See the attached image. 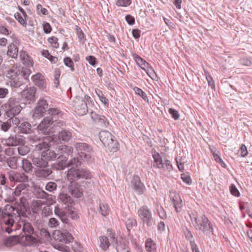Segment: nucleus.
Returning a JSON list of instances; mask_svg holds the SVG:
<instances>
[{"label":"nucleus","mask_w":252,"mask_h":252,"mask_svg":"<svg viewBox=\"0 0 252 252\" xmlns=\"http://www.w3.org/2000/svg\"><path fill=\"white\" fill-rule=\"evenodd\" d=\"M92 177V175L90 171L81 170L75 171L71 169L66 178L69 182L68 188L69 192L74 197L80 198L83 195V189L81 185L77 181L81 179H90Z\"/></svg>","instance_id":"f257e3e1"},{"label":"nucleus","mask_w":252,"mask_h":252,"mask_svg":"<svg viewBox=\"0 0 252 252\" xmlns=\"http://www.w3.org/2000/svg\"><path fill=\"white\" fill-rule=\"evenodd\" d=\"M31 73L29 68L21 67L18 64H14L6 73V77L8 79L7 84L9 85L12 89L19 88L23 84L21 77L27 80Z\"/></svg>","instance_id":"f03ea898"},{"label":"nucleus","mask_w":252,"mask_h":252,"mask_svg":"<svg viewBox=\"0 0 252 252\" xmlns=\"http://www.w3.org/2000/svg\"><path fill=\"white\" fill-rule=\"evenodd\" d=\"M48 112L49 116L46 117L37 127L38 130L45 135H52L54 133L55 128L52 126V123L63 115V113L56 108H50Z\"/></svg>","instance_id":"7ed1b4c3"},{"label":"nucleus","mask_w":252,"mask_h":252,"mask_svg":"<svg viewBox=\"0 0 252 252\" xmlns=\"http://www.w3.org/2000/svg\"><path fill=\"white\" fill-rule=\"evenodd\" d=\"M22 225V230L25 235L20 236V243L24 246H32L35 244L38 240V235L37 232L34 231V229L29 222L25 220H22L21 222Z\"/></svg>","instance_id":"20e7f679"},{"label":"nucleus","mask_w":252,"mask_h":252,"mask_svg":"<svg viewBox=\"0 0 252 252\" xmlns=\"http://www.w3.org/2000/svg\"><path fill=\"white\" fill-rule=\"evenodd\" d=\"M1 107L7 117L16 116L22 109L20 105V99L14 96L10 97Z\"/></svg>","instance_id":"39448f33"},{"label":"nucleus","mask_w":252,"mask_h":252,"mask_svg":"<svg viewBox=\"0 0 252 252\" xmlns=\"http://www.w3.org/2000/svg\"><path fill=\"white\" fill-rule=\"evenodd\" d=\"M193 219L194 225L196 229L201 231L204 235L209 237L213 234V224L205 215H202L198 218L194 217Z\"/></svg>","instance_id":"423d86ee"},{"label":"nucleus","mask_w":252,"mask_h":252,"mask_svg":"<svg viewBox=\"0 0 252 252\" xmlns=\"http://www.w3.org/2000/svg\"><path fill=\"white\" fill-rule=\"evenodd\" d=\"M32 140L35 142H37L34 145V150L36 151L43 150L41 152L42 157H43L46 161L52 160L56 158L58 154H56L55 151L48 149L49 146L47 143L41 140L40 139H37V141L34 138L32 139Z\"/></svg>","instance_id":"0eeeda50"},{"label":"nucleus","mask_w":252,"mask_h":252,"mask_svg":"<svg viewBox=\"0 0 252 252\" xmlns=\"http://www.w3.org/2000/svg\"><path fill=\"white\" fill-rule=\"evenodd\" d=\"M137 214L143 223L147 226H151L154 223L152 212L147 206L141 207L137 211Z\"/></svg>","instance_id":"6e6552de"},{"label":"nucleus","mask_w":252,"mask_h":252,"mask_svg":"<svg viewBox=\"0 0 252 252\" xmlns=\"http://www.w3.org/2000/svg\"><path fill=\"white\" fill-rule=\"evenodd\" d=\"M74 147L79 153L81 158L86 160L91 158V153L93 152V148L89 144L83 142H76Z\"/></svg>","instance_id":"1a4fd4ad"},{"label":"nucleus","mask_w":252,"mask_h":252,"mask_svg":"<svg viewBox=\"0 0 252 252\" xmlns=\"http://www.w3.org/2000/svg\"><path fill=\"white\" fill-rule=\"evenodd\" d=\"M6 176L11 183L15 184L18 183H24L28 181V177L25 173L13 170L8 171Z\"/></svg>","instance_id":"9d476101"},{"label":"nucleus","mask_w":252,"mask_h":252,"mask_svg":"<svg viewBox=\"0 0 252 252\" xmlns=\"http://www.w3.org/2000/svg\"><path fill=\"white\" fill-rule=\"evenodd\" d=\"M72 105L76 114L79 116H83L88 111L87 103L82 98L76 97Z\"/></svg>","instance_id":"9b49d317"},{"label":"nucleus","mask_w":252,"mask_h":252,"mask_svg":"<svg viewBox=\"0 0 252 252\" xmlns=\"http://www.w3.org/2000/svg\"><path fill=\"white\" fill-rule=\"evenodd\" d=\"M53 237L55 240L65 244L70 243L73 240L72 235L67 231L55 230L53 234Z\"/></svg>","instance_id":"f8f14e48"},{"label":"nucleus","mask_w":252,"mask_h":252,"mask_svg":"<svg viewBox=\"0 0 252 252\" xmlns=\"http://www.w3.org/2000/svg\"><path fill=\"white\" fill-rule=\"evenodd\" d=\"M99 137L101 142L105 147H109L111 149L114 148V136L107 130L101 131L99 133Z\"/></svg>","instance_id":"ddd939ff"},{"label":"nucleus","mask_w":252,"mask_h":252,"mask_svg":"<svg viewBox=\"0 0 252 252\" xmlns=\"http://www.w3.org/2000/svg\"><path fill=\"white\" fill-rule=\"evenodd\" d=\"M131 186L134 191L138 195L143 194L145 191V187L141 182L140 177L137 175H134L131 181Z\"/></svg>","instance_id":"4468645a"},{"label":"nucleus","mask_w":252,"mask_h":252,"mask_svg":"<svg viewBox=\"0 0 252 252\" xmlns=\"http://www.w3.org/2000/svg\"><path fill=\"white\" fill-rule=\"evenodd\" d=\"M48 108V103L44 98L39 100L37 106L34 109L33 117L34 118H40L46 111Z\"/></svg>","instance_id":"2eb2a0df"},{"label":"nucleus","mask_w":252,"mask_h":252,"mask_svg":"<svg viewBox=\"0 0 252 252\" xmlns=\"http://www.w3.org/2000/svg\"><path fill=\"white\" fill-rule=\"evenodd\" d=\"M24 142L23 137L18 134L10 136L5 140V144L9 147L19 146Z\"/></svg>","instance_id":"dca6fc26"},{"label":"nucleus","mask_w":252,"mask_h":252,"mask_svg":"<svg viewBox=\"0 0 252 252\" xmlns=\"http://www.w3.org/2000/svg\"><path fill=\"white\" fill-rule=\"evenodd\" d=\"M91 117L93 121L98 124L102 127H107L109 123L105 116L99 115L95 112L91 113Z\"/></svg>","instance_id":"f3484780"},{"label":"nucleus","mask_w":252,"mask_h":252,"mask_svg":"<svg viewBox=\"0 0 252 252\" xmlns=\"http://www.w3.org/2000/svg\"><path fill=\"white\" fill-rule=\"evenodd\" d=\"M27 202V199L24 197H22L19 199V202H16L15 205L17 207V211L15 215H17L18 217H20L21 216H24L26 214Z\"/></svg>","instance_id":"a211bd4d"},{"label":"nucleus","mask_w":252,"mask_h":252,"mask_svg":"<svg viewBox=\"0 0 252 252\" xmlns=\"http://www.w3.org/2000/svg\"><path fill=\"white\" fill-rule=\"evenodd\" d=\"M36 89L34 87H30L24 89L21 92V95L23 98L28 101H33L35 100V94Z\"/></svg>","instance_id":"6ab92c4d"},{"label":"nucleus","mask_w":252,"mask_h":252,"mask_svg":"<svg viewBox=\"0 0 252 252\" xmlns=\"http://www.w3.org/2000/svg\"><path fill=\"white\" fill-rule=\"evenodd\" d=\"M170 197L176 212H180L182 210L183 202L179 194L176 192H170Z\"/></svg>","instance_id":"aec40b11"},{"label":"nucleus","mask_w":252,"mask_h":252,"mask_svg":"<svg viewBox=\"0 0 252 252\" xmlns=\"http://www.w3.org/2000/svg\"><path fill=\"white\" fill-rule=\"evenodd\" d=\"M82 164L81 161L80 160L79 158H74L70 159L67 163V167H71L68 170L67 174H68L69 172L73 169L75 171H81V170H85L86 171H89L86 168H80Z\"/></svg>","instance_id":"412c9836"},{"label":"nucleus","mask_w":252,"mask_h":252,"mask_svg":"<svg viewBox=\"0 0 252 252\" xmlns=\"http://www.w3.org/2000/svg\"><path fill=\"white\" fill-rule=\"evenodd\" d=\"M32 79L35 85L40 89H44L46 87V82L43 75L40 73L32 76Z\"/></svg>","instance_id":"4be33fe9"},{"label":"nucleus","mask_w":252,"mask_h":252,"mask_svg":"<svg viewBox=\"0 0 252 252\" xmlns=\"http://www.w3.org/2000/svg\"><path fill=\"white\" fill-rule=\"evenodd\" d=\"M67 158L66 157L61 155L58 158L56 162L53 164L52 167L58 170H64L66 167H67Z\"/></svg>","instance_id":"5701e85b"},{"label":"nucleus","mask_w":252,"mask_h":252,"mask_svg":"<svg viewBox=\"0 0 252 252\" xmlns=\"http://www.w3.org/2000/svg\"><path fill=\"white\" fill-rule=\"evenodd\" d=\"M59 200L60 202L67 205L65 208L67 207L68 210H71L70 207L74 204V201L69 194L64 192L61 193L59 195Z\"/></svg>","instance_id":"b1692460"},{"label":"nucleus","mask_w":252,"mask_h":252,"mask_svg":"<svg viewBox=\"0 0 252 252\" xmlns=\"http://www.w3.org/2000/svg\"><path fill=\"white\" fill-rule=\"evenodd\" d=\"M52 173L51 169L48 166L37 168L35 171V175L38 178H47Z\"/></svg>","instance_id":"393cba45"},{"label":"nucleus","mask_w":252,"mask_h":252,"mask_svg":"<svg viewBox=\"0 0 252 252\" xmlns=\"http://www.w3.org/2000/svg\"><path fill=\"white\" fill-rule=\"evenodd\" d=\"M185 237L187 239L189 240L190 245L191 246L192 252H200L194 240L193 239V233L191 231L187 229L185 232Z\"/></svg>","instance_id":"a878e982"},{"label":"nucleus","mask_w":252,"mask_h":252,"mask_svg":"<svg viewBox=\"0 0 252 252\" xmlns=\"http://www.w3.org/2000/svg\"><path fill=\"white\" fill-rule=\"evenodd\" d=\"M17 207L15 205L13 206L10 204H6L5 206L4 209L2 211L3 213V216L4 217H17V215H15L16 213Z\"/></svg>","instance_id":"bb28decb"},{"label":"nucleus","mask_w":252,"mask_h":252,"mask_svg":"<svg viewBox=\"0 0 252 252\" xmlns=\"http://www.w3.org/2000/svg\"><path fill=\"white\" fill-rule=\"evenodd\" d=\"M19 57L22 63L26 66H30L33 65V61L26 51L24 50L21 51Z\"/></svg>","instance_id":"cd10ccee"},{"label":"nucleus","mask_w":252,"mask_h":252,"mask_svg":"<svg viewBox=\"0 0 252 252\" xmlns=\"http://www.w3.org/2000/svg\"><path fill=\"white\" fill-rule=\"evenodd\" d=\"M18 48L13 43H11L7 46V55L13 59L17 58L18 55Z\"/></svg>","instance_id":"c85d7f7f"},{"label":"nucleus","mask_w":252,"mask_h":252,"mask_svg":"<svg viewBox=\"0 0 252 252\" xmlns=\"http://www.w3.org/2000/svg\"><path fill=\"white\" fill-rule=\"evenodd\" d=\"M153 158H154V167L161 169L164 168V164L162 158L160 155L157 152L155 151L153 153Z\"/></svg>","instance_id":"c756f323"},{"label":"nucleus","mask_w":252,"mask_h":252,"mask_svg":"<svg viewBox=\"0 0 252 252\" xmlns=\"http://www.w3.org/2000/svg\"><path fill=\"white\" fill-rule=\"evenodd\" d=\"M18 130L21 133L30 134L32 132V126L30 123L24 121L18 126Z\"/></svg>","instance_id":"7c9ffc66"},{"label":"nucleus","mask_w":252,"mask_h":252,"mask_svg":"<svg viewBox=\"0 0 252 252\" xmlns=\"http://www.w3.org/2000/svg\"><path fill=\"white\" fill-rule=\"evenodd\" d=\"M56 150L58 152V155L65 154L67 155H70L72 154L73 148L67 145H60L56 148Z\"/></svg>","instance_id":"2f4dec72"},{"label":"nucleus","mask_w":252,"mask_h":252,"mask_svg":"<svg viewBox=\"0 0 252 252\" xmlns=\"http://www.w3.org/2000/svg\"><path fill=\"white\" fill-rule=\"evenodd\" d=\"M32 162L33 164L37 167V168L46 167V166H48V161H46L43 157H42V154H41L40 158L34 157L32 158Z\"/></svg>","instance_id":"473e14b6"},{"label":"nucleus","mask_w":252,"mask_h":252,"mask_svg":"<svg viewBox=\"0 0 252 252\" xmlns=\"http://www.w3.org/2000/svg\"><path fill=\"white\" fill-rule=\"evenodd\" d=\"M99 241L100 242L99 247L103 251L106 252L110 246L108 237L106 236H101L99 237Z\"/></svg>","instance_id":"72a5a7b5"},{"label":"nucleus","mask_w":252,"mask_h":252,"mask_svg":"<svg viewBox=\"0 0 252 252\" xmlns=\"http://www.w3.org/2000/svg\"><path fill=\"white\" fill-rule=\"evenodd\" d=\"M132 56L137 64L142 69V68H146L150 65L148 63L136 53H132Z\"/></svg>","instance_id":"f704fd0d"},{"label":"nucleus","mask_w":252,"mask_h":252,"mask_svg":"<svg viewBox=\"0 0 252 252\" xmlns=\"http://www.w3.org/2000/svg\"><path fill=\"white\" fill-rule=\"evenodd\" d=\"M58 137L60 140L68 142L72 137V132L68 130H62L59 133Z\"/></svg>","instance_id":"c9c22d12"},{"label":"nucleus","mask_w":252,"mask_h":252,"mask_svg":"<svg viewBox=\"0 0 252 252\" xmlns=\"http://www.w3.org/2000/svg\"><path fill=\"white\" fill-rule=\"evenodd\" d=\"M145 249L147 252H156V244L151 238H148L146 240L145 242Z\"/></svg>","instance_id":"e433bc0d"},{"label":"nucleus","mask_w":252,"mask_h":252,"mask_svg":"<svg viewBox=\"0 0 252 252\" xmlns=\"http://www.w3.org/2000/svg\"><path fill=\"white\" fill-rule=\"evenodd\" d=\"M19 242L20 243V236H11L5 239L4 241V245L7 247H11L17 244Z\"/></svg>","instance_id":"4c0bfd02"},{"label":"nucleus","mask_w":252,"mask_h":252,"mask_svg":"<svg viewBox=\"0 0 252 252\" xmlns=\"http://www.w3.org/2000/svg\"><path fill=\"white\" fill-rule=\"evenodd\" d=\"M17 161L18 158L16 157H9L6 160L7 165L13 170L17 168Z\"/></svg>","instance_id":"58836bf2"},{"label":"nucleus","mask_w":252,"mask_h":252,"mask_svg":"<svg viewBox=\"0 0 252 252\" xmlns=\"http://www.w3.org/2000/svg\"><path fill=\"white\" fill-rule=\"evenodd\" d=\"M22 168L25 172L30 173L32 169V164L27 159L24 158L22 161Z\"/></svg>","instance_id":"ea45409f"},{"label":"nucleus","mask_w":252,"mask_h":252,"mask_svg":"<svg viewBox=\"0 0 252 252\" xmlns=\"http://www.w3.org/2000/svg\"><path fill=\"white\" fill-rule=\"evenodd\" d=\"M95 92L101 102L103 103L106 107H108L109 106L108 100L103 95L102 92L98 89H96L95 90Z\"/></svg>","instance_id":"a19ab883"},{"label":"nucleus","mask_w":252,"mask_h":252,"mask_svg":"<svg viewBox=\"0 0 252 252\" xmlns=\"http://www.w3.org/2000/svg\"><path fill=\"white\" fill-rule=\"evenodd\" d=\"M156 210L157 213L160 219L163 220L166 219L167 215L166 212L160 204H156Z\"/></svg>","instance_id":"79ce46f5"},{"label":"nucleus","mask_w":252,"mask_h":252,"mask_svg":"<svg viewBox=\"0 0 252 252\" xmlns=\"http://www.w3.org/2000/svg\"><path fill=\"white\" fill-rule=\"evenodd\" d=\"M125 224L128 231H130L133 226H136L137 222L133 218H130L125 221Z\"/></svg>","instance_id":"37998d69"},{"label":"nucleus","mask_w":252,"mask_h":252,"mask_svg":"<svg viewBox=\"0 0 252 252\" xmlns=\"http://www.w3.org/2000/svg\"><path fill=\"white\" fill-rule=\"evenodd\" d=\"M18 148V152L19 155L21 156H25L27 155L30 151V148L23 144H22Z\"/></svg>","instance_id":"c03bdc74"},{"label":"nucleus","mask_w":252,"mask_h":252,"mask_svg":"<svg viewBox=\"0 0 252 252\" xmlns=\"http://www.w3.org/2000/svg\"><path fill=\"white\" fill-rule=\"evenodd\" d=\"M136 94L140 96L145 101L148 102L149 99L146 94L140 88L135 87L133 88Z\"/></svg>","instance_id":"a18cd8bd"},{"label":"nucleus","mask_w":252,"mask_h":252,"mask_svg":"<svg viewBox=\"0 0 252 252\" xmlns=\"http://www.w3.org/2000/svg\"><path fill=\"white\" fill-rule=\"evenodd\" d=\"M13 217L3 216L0 220V222L4 223L7 226H12L14 222Z\"/></svg>","instance_id":"49530a36"},{"label":"nucleus","mask_w":252,"mask_h":252,"mask_svg":"<svg viewBox=\"0 0 252 252\" xmlns=\"http://www.w3.org/2000/svg\"><path fill=\"white\" fill-rule=\"evenodd\" d=\"M99 212L104 217L107 216L109 214V208L108 205L103 203H100Z\"/></svg>","instance_id":"de8ad7c7"},{"label":"nucleus","mask_w":252,"mask_h":252,"mask_svg":"<svg viewBox=\"0 0 252 252\" xmlns=\"http://www.w3.org/2000/svg\"><path fill=\"white\" fill-rule=\"evenodd\" d=\"M26 188V185L24 183H20L19 184L17 187L16 188L15 191L14 192V194L16 196H19L21 192L25 190Z\"/></svg>","instance_id":"09e8293b"},{"label":"nucleus","mask_w":252,"mask_h":252,"mask_svg":"<svg viewBox=\"0 0 252 252\" xmlns=\"http://www.w3.org/2000/svg\"><path fill=\"white\" fill-rule=\"evenodd\" d=\"M142 70H144L147 75L151 78H153L154 77L156 76V74L153 68V67L149 65L146 68H142Z\"/></svg>","instance_id":"8fccbe9b"},{"label":"nucleus","mask_w":252,"mask_h":252,"mask_svg":"<svg viewBox=\"0 0 252 252\" xmlns=\"http://www.w3.org/2000/svg\"><path fill=\"white\" fill-rule=\"evenodd\" d=\"M205 74L206 75V78L207 80L208 85L211 87L212 89H215V84L214 81L213 80V79L211 75L208 73V71L205 70L204 71Z\"/></svg>","instance_id":"3c124183"},{"label":"nucleus","mask_w":252,"mask_h":252,"mask_svg":"<svg viewBox=\"0 0 252 252\" xmlns=\"http://www.w3.org/2000/svg\"><path fill=\"white\" fill-rule=\"evenodd\" d=\"M11 127L10 121L8 119L6 122L1 123L0 125L1 130L4 132L7 131Z\"/></svg>","instance_id":"603ef678"},{"label":"nucleus","mask_w":252,"mask_h":252,"mask_svg":"<svg viewBox=\"0 0 252 252\" xmlns=\"http://www.w3.org/2000/svg\"><path fill=\"white\" fill-rule=\"evenodd\" d=\"M63 62L66 66L70 68L72 71L74 70V63L71 58L69 57L65 58L63 60Z\"/></svg>","instance_id":"864d4df0"},{"label":"nucleus","mask_w":252,"mask_h":252,"mask_svg":"<svg viewBox=\"0 0 252 252\" xmlns=\"http://www.w3.org/2000/svg\"><path fill=\"white\" fill-rule=\"evenodd\" d=\"M57 185L56 183L50 182H48L45 187V189L48 191L52 192L57 189Z\"/></svg>","instance_id":"5fc2aeb1"},{"label":"nucleus","mask_w":252,"mask_h":252,"mask_svg":"<svg viewBox=\"0 0 252 252\" xmlns=\"http://www.w3.org/2000/svg\"><path fill=\"white\" fill-rule=\"evenodd\" d=\"M9 118L8 120L10 121L11 125H13L18 126L21 123L19 119L16 116L8 117Z\"/></svg>","instance_id":"6e6d98bb"},{"label":"nucleus","mask_w":252,"mask_h":252,"mask_svg":"<svg viewBox=\"0 0 252 252\" xmlns=\"http://www.w3.org/2000/svg\"><path fill=\"white\" fill-rule=\"evenodd\" d=\"M49 43L55 48L59 47V43L58 42V38L56 37L52 36L49 37L48 39Z\"/></svg>","instance_id":"4d7b16f0"},{"label":"nucleus","mask_w":252,"mask_h":252,"mask_svg":"<svg viewBox=\"0 0 252 252\" xmlns=\"http://www.w3.org/2000/svg\"><path fill=\"white\" fill-rule=\"evenodd\" d=\"M131 3V0H117L116 5L118 6L126 7L129 5Z\"/></svg>","instance_id":"13d9d810"},{"label":"nucleus","mask_w":252,"mask_h":252,"mask_svg":"<svg viewBox=\"0 0 252 252\" xmlns=\"http://www.w3.org/2000/svg\"><path fill=\"white\" fill-rule=\"evenodd\" d=\"M169 114L171 115L172 118L177 120L179 119L180 115L178 112L173 108H169L168 110Z\"/></svg>","instance_id":"bf43d9fd"},{"label":"nucleus","mask_w":252,"mask_h":252,"mask_svg":"<svg viewBox=\"0 0 252 252\" xmlns=\"http://www.w3.org/2000/svg\"><path fill=\"white\" fill-rule=\"evenodd\" d=\"M36 196L37 198L44 199L47 198L48 194L45 191L39 189L37 190Z\"/></svg>","instance_id":"052dcab7"},{"label":"nucleus","mask_w":252,"mask_h":252,"mask_svg":"<svg viewBox=\"0 0 252 252\" xmlns=\"http://www.w3.org/2000/svg\"><path fill=\"white\" fill-rule=\"evenodd\" d=\"M230 191L231 193L236 197H239L240 195V192L236 187L234 185H231L230 187Z\"/></svg>","instance_id":"680f3d73"},{"label":"nucleus","mask_w":252,"mask_h":252,"mask_svg":"<svg viewBox=\"0 0 252 252\" xmlns=\"http://www.w3.org/2000/svg\"><path fill=\"white\" fill-rule=\"evenodd\" d=\"M9 94V90L8 89L0 87V98H4Z\"/></svg>","instance_id":"e2e57ef3"},{"label":"nucleus","mask_w":252,"mask_h":252,"mask_svg":"<svg viewBox=\"0 0 252 252\" xmlns=\"http://www.w3.org/2000/svg\"><path fill=\"white\" fill-rule=\"evenodd\" d=\"M181 178L184 182L187 183L188 185H190L192 183L191 179L190 176L185 173L182 174Z\"/></svg>","instance_id":"0e129e2a"},{"label":"nucleus","mask_w":252,"mask_h":252,"mask_svg":"<svg viewBox=\"0 0 252 252\" xmlns=\"http://www.w3.org/2000/svg\"><path fill=\"white\" fill-rule=\"evenodd\" d=\"M239 152L242 157H245L247 156L248 152L247 147L244 144L241 145Z\"/></svg>","instance_id":"69168bd1"},{"label":"nucleus","mask_w":252,"mask_h":252,"mask_svg":"<svg viewBox=\"0 0 252 252\" xmlns=\"http://www.w3.org/2000/svg\"><path fill=\"white\" fill-rule=\"evenodd\" d=\"M65 123L63 121L59 120L57 119L56 120H55L53 123H52V126H53V128H56V126H65Z\"/></svg>","instance_id":"338daca9"},{"label":"nucleus","mask_w":252,"mask_h":252,"mask_svg":"<svg viewBox=\"0 0 252 252\" xmlns=\"http://www.w3.org/2000/svg\"><path fill=\"white\" fill-rule=\"evenodd\" d=\"M37 11L38 13H41L43 15H47L48 14L47 10L42 7V5L40 4H38L36 5Z\"/></svg>","instance_id":"774afa93"}]
</instances>
